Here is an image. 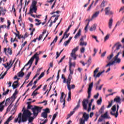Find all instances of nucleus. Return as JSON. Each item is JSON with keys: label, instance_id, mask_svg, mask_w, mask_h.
Returning a JSON list of instances; mask_svg holds the SVG:
<instances>
[{"label": "nucleus", "instance_id": "nucleus-38", "mask_svg": "<svg viewBox=\"0 0 124 124\" xmlns=\"http://www.w3.org/2000/svg\"><path fill=\"white\" fill-rule=\"evenodd\" d=\"M57 41H58V36H56L55 37V38L54 39V40L50 44V46H52V45L54 44V43H56V42H57Z\"/></svg>", "mask_w": 124, "mask_h": 124}, {"label": "nucleus", "instance_id": "nucleus-39", "mask_svg": "<svg viewBox=\"0 0 124 124\" xmlns=\"http://www.w3.org/2000/svg\"><path fill=\"white\" fill-rule=\"evenodd\" d=\"M35 22H37V23H35L36 26H39V25H40L41 24V22L40 20L35 19Z\"/></svg>", "mask_w": 124, "mask_h": 124}, {"label": "nucleus", "instance_id": "nucleus-58", "mask_svg": "<svg viewBox=\"0 0 124 124\" xmlns=\"http://www.w3.org/2000/svg\"><path fill=\"white\" fill-rule=\"evenodd\" d=\"M43 37V34H41L39 38H36V39H38V41H40L41 40V39Z\"/></svg>", "mask_w": 124, "mask_h": 124}, {"label": "nucleus", "instance_id": "nucleus-61", "mask_svg": "<svg viewBox=\"0 0 124 124\" xmlns=\"http://www.w3.org/2000/svg\"><path fill=\"white\" fill-rule=\"evenodd\" d=\"M27 42L25 41L21 46V49H23V48H24V47H25V46L26 45V44H27Z\"/></svg>", "mask_w": 124, "mask_h": 124}, {"label": "nucleus", "instance_id": "nucleus-44", "mask_svg": "<svg viewBox=\"0 0 124 124\" xmlns=\"http://www.w3.org/2000/svg\"><path fill=\"white\" fill-rule=\"evenodd\" d=\"M71 27H72V25H70V26H69L68 29L66 30V31L64 32V35H65V34L67 33L68 31H69V30L70 29V28H71Z\"/></svg>", "mask_w": 124, "mask_h": 124}, {"label": "nucleus", "instance_id": "nucleus-15", "mask_svg": "<svg viewBox=\"0 0 124 124\" xmlns=\"http://www.w3.org/2000/svg\"><path fill=\"white\" fill-rule=\"evenodd\" d=\"M105 13L106 15H113V14H114V13H113L112 11H110L109 7H107L105 8Z\"/></svg>", "mask_w": 124, "mask_h": 124}, {"label": "nucleus", "instance_id": "nucleus-22", "mask_svg": "<svg viewBox=\"0 0 124 124\" xmlns=\"http://www.w3.org/2000/svg\"><path fill=\"white\" fill-rule=\"evenodd\" d=\"M37 3V2L35 0H33L32 2L31 6L30 7V8H37L36 7V4Z\"/></svg>", "mask_w": 124, "mask_h": 124}, {"label": "nucleus", "instance_id": "nucleus-52", "mask_svg": "<svg viewBox=\"0 0 124 124\" xmlns=\"http://www.w3.org/2000/svg\"><path fill=\"white\" fill-rule=\"evenodd\" d=\"M43 76H44V72H42L41 75L39 76V77L38 78V80H40L41 79V78L42 77H43Z\"/></svg>", "mask_w": 124, "mask_h": 124}, {"label": "nucleus", "instance_id": "nucleus-27", "mask_svg": "<svg viewBox=\"0 0 124 124\" xmlns=\"http://www.w3.org/2000/svg\"><path fill=\"white\" fill-rule=\"evenodd\" d=\"M11 62H12V60H10V63L9 64L8 62H7L6 64H3V65L4 66V67H5V68H7V67H8V66H9V65H11ZM7 64V65H6Z\"/></svg>", "mask_w": 124, "mask_h": 124}, {"label": "nucleus", "instance_id": "nucleus-48", "mask_svg": "<svg viewBox=\"0 0 124 124\" xmlns=\"http://www.w3.org/2000/svg\"><path fill=\"white\" fill-rule=\"evenodd\" d=\"M109 37H110V34H107L104 38V41L105 42L107 41L108 40V39H109Z\"/></svg>", "mask_w": 124, "mask_h": 124}, {"label": "nucleus", "instance_id": "nucleus-40", "mask_svg": "<svg viewBox=\"0 0 124 124\" xmlns=\"http://www.w3.org/2000/svg\"><path fill=\"white\" fill-rule=\"evenodd\" d=\"M70 88V89H69ZM69 88H67L68 90H69V91H71V89H75V85H74V84H73L71 86V87H70V84H69Z\"/></svg>", "mask_w": 124, "mask_h": 124}, {"label": "nucleus", "instance_id": "nucleus-3", "mask_svg": "<svg viewBox=\"0 0 124 124\" xmlns=\"http://www.w3.org/2000/svg\"><path fill=\"white\" fill-rule=\"evenodd\" d=\"M23 114L21 116V122L22 123H26L28 121V119L32 115V113L28 109H23Z\"/></svg>", "mask_w": 124, "mask_h": 124}, {"label": "nucleus", "instance_id": "nucleus-62", "mask_svg": "<svg viewBox=\"0 0 124 124\" xmlns=\"http://www.w3.org/2000/svg\"><path fill=\"white\" fill-rule=\"evenodd\" d=\"M80 52L81 53H84L85 52V47H81L80 48Z\"/></svg>", "mask_w": 124, "mask_h": 124}, {"label": "nucleus", "instance_id": "nucleus-9", "mask_svg": "<svg viewBox=\"0 0 124 124\" xmlns=\"http://www.w3.org/2000/svg\"><path fill=\"white\" fill-rule=\"evenodd\" d=\"M122 52L120 51L117 53V54L112 59V61L114 62L115 63H121V58H118L119 56Z\"/></svg>", "mask_w": 124, "mask_h": 124}, {"label": "nucleus", "instance_id": "nucleus-2", "mask_svg": "<svg viewBox=\"0 0 124 124\" xmlns=\"http://www.w3.org/2000/svg\"><path fill=\"white\" fill-rule=\"evenodd\" d=\"M116 102V104H115L112 106L111 109H119L120 108L119 104H121V97L117 96L114 99V100H111V102H108V105L107 107V108H110L113 105V103Z\"/></svg>", "mask_w": 124, "mask_h": 124}, {"label": "nucleus", "instance_id": "nucleus-32", "mask_svg": "<svg viewBox=\"0 0 124 124\" xmlns=\"http://www.w3.org/2000/svg\"><path fill=\"white\" fill-rule=\"evenodd\" d=\"M113 57H114V54H113V53H111L110 55L107 57V60L108 62H110V60H112Z\"/></svg>", "mask_w": 124, "mask_h": 124}, {"label": "nucleus", "instance_id": "nucleus-28", "mask_svg": "<svg viewBox=\"0 0 124 124\" xmlns=\"http://www.w3.org/2000/svg\"><path fill=\"white\" fill-rule=\"evenodd\" d=\"M24 75H25V73L23 72H19L17 74V76L18 77H24Z\"/></svg>", "mask_w": 124, "mask_h": 124}, {"label": "nucleus", "instance_id": "nucleus-23", "mask_svg": "<svg viewBox=\"0 0 124 124\" xmlns=\"http://www.w3.org/2000/svg\"><path fill=\"white\" fill-rule=\"evenodd\" d=\"M113 26V19L110 18L108 22V28L110 30L112 29V26Z\"/></svg>", "mask_w": 124, "mask_h": 124}, {"label": "nucleus", "instance_id": "nucleus-30", "mask_svg": "<svg viewBox=\"0 0 124 124\" xmlns=\"http://www.w3.org/2000/svg\"><path fill=\"white\" fill-rule=\"evenodd\" d=\"M96 29V26L95 25H93L92 27L90 28V31H95Z\"/></svg>", "mask_w": 124, "mask_h": 124}, {"label": "nucleus", "instance_id": "nucleus-8", "mask_svg": "<svg viewBox=\"0 0 124 124\" xmlns=\"http://www.w3.org/2000/svg\"><path fill=\"white\" fill-rule=\"evenodd\" d=\"M84 39H86V35L81 36L79 39V45L80 46H87V42L84 41Z\"/></svg>", "mask_w": 124, "mask_h": 124}, {"label": "nucleus", "instance_id": "nucleus-5", "mask_svg": "<svg viewBox=\"0 0 124 124\" xmlns=\"http://www.w3.org/2000/svg\"><path fill=\"white\" fill-rule=\"evenodd\" d=\"M41 53V51H40L39 53L38 54L36 52L31 59H32L31 61V63L33 62V61H34V59H35V65H37V63H38V62L39 61V57H38V55Z\"/></svg>", "mask_w": 124, "mask_h": 124}, {"label": "nucleus", "instance_id": "nucleus-4", "mask_svg": "<svg viewBox=\"0 0 124 124\" xmlns=\"http://www.w3.org/2000/svg\"><path fill=\"white\" fill-rule=\"evenodd\" d=\"M89 118H90V115L84 112L82 118L79 120L80 124H85V122L89 120Z\"/></svg>", "mask_w": 124, "mask_h": 124}, {"label": "nucleus", "instance_id": "nucleus-64", "mask_svg": "<svg viewBox=\"0 0 124 124\" xmlns=\"http://www.w3.org/2000/svg\"><path fill=\"white\" fill-rule=\"evenodd\" d=\"M9 101H10V98H8L6 100V101L5 102V103H6L7 104V105L8 104V103L9 102Z\"/></svg>", "mask_w": 124, "mask_h": 124}, {"label": "nucleus", "instance_id": "nucleus-26", "mask_svg": "<svg viewBox=\"0 0 124 124\" xmlns=\"http://www.w3.org/2000/svg\"><path fill=\"white\" fill-rule=\"evenodd\" d=\"M87 21H88V22L87 25L86 26V27H85V29H84V30H85V32H87L88 31V27H89V24H90V19H87V20H86V21L87 22Z\"/></svg>", "mask_w": 124, "mask_h": 124}, {"label": "nucleus", "instance_id": "nucleus-37", "mask_svg": "<svg viewBox=\"0 0 124 124\" xmlns=\"http://www.w3.org/2000/svg\"><path fill=\"white\" fill-rule=\"evenodd\" d=\"M93 102V99H92L91 102L89 103L88 105V109H92V104Z\"/></svg>", "mask_w": 124, "mask_h": 124}, {"label": "nucleus", "instance_id": "nucleus-10", "mask_svg": "<svg viewBox=\"0 0 124 124\" xmlns=\"http://www.w3.org/2000/svg\"><path fill=\"white\" fill-rule=\"evenodd\" d=\"M77 51H78V46H77L72 50V52L71 53V57L73 59V60H76V59H77V56H76V54Z\"/></svg>", "mask_w": 124, "mask_h": 124}, {"label": "nucleus", "instance_id": "nucleus-6", "mask_svg": "<svg viewBox=\"0 0 124 124\" xmlns=\"http://www.w3.org/2000/svg\"><path fill=\"white\" fill-rule=\"evenodd\" d=\"M104 119H111V117L108 115V111H106L104 115H101L100 117L98 120V123L102 122Z\"/></svg>", "mask_w": 124, "mask_h": 124}, {"label": "nucleus", "instance_id": "nucleus-35", "mask_svg": "<svg viewBox=\"0 0 124 124\" xmlns=\"http://www.w3.org/2000/svg\"><path fill=\"white\" fill-rule=\"evenodd\" d=\"M38 93L36 92V91H35V90H34L32 93L31 94V96H33V98H34V96H36V95H37V94H38Z\"/></svg>", "mask_w": 124, "mask_h": 124}, {"label": "nucleus", "instance_id": "nucleus-20", "mask_svg": "<svg viewBox=\"0 0 124 124\" xmlns=\"http://www.w3.org/2000/svg\"><path fill=\"white\" fill-rule=\"evenodd\" d=\"M18 80H16L14 82V84H13L12 85V87L14 89H16V88H18V87H19V83H18Z\"/></svg>", "mask_w": 124, "mask_h": 124}, {"label": "nucleus", "instance_id": "nucleus-16", "mask_svg": "<svg viewBox=\"0 0 124 124\" xmlns=\"http://www.w3.org/2000/svg\"><path fill=\"white\" fill-rule=\"evenodd\" d=\"M72 79V76L71 75H69L66 81L67 87V88H69V90H70V88H69V84H70V82H71Z\"/></svg>", "mask_w": 124, "mask_h": 124}, {"label": "nucleus", "instance_id": "nucleus-31", "mask_svg": "<svg viewBox=\"0 0 124 124\" xmlns=\"http://www.w3.org/2000/svg\"><path fill=\"white\" fill-rule=\"evenodd\" d=\"M122 43H123V44H124V38H123L122 40ZM122 48L123 49V50L122 51V57L124 58V45L123 46H122Z\"/></svg>", "mask_w": 124, "mask_h": 124}, {"label": "nucleus", "instance_id": "nucleus-59", "mask_svg": "<svg viewBox=\"0 0 124 124\" xmlns=\"http://www.w3.org/2000/svg\"><path fill=\"white\" fill-rule=\"evenodd\" d=\"M9 93V89H7V91L3 93V95H6Z\"/></svg>", "mask_w": 124, "mask_h": 124}, {"label": "nucleus", "instance_id": "nucleus-29", "mask_svg": "<svg viewBox=\"0 0 124 124\" xmlns=\"http://www.w3.org/2000/svg\"><path fill=\"white\" fill-rule=\"evenodd\" d=\"M41 116L43 117V118H44V119H47V117H48V114L43 112L42 113Z\"/></svg>", "mask_w": 124, "mask_h": 124}, {"label": "nucleus", "instance_id": "nucleus-46", "mask_svg": "<svg viewBox=\"0 0 124 124\" xmlns=\"http://www.w3.org/2000/svg\"><path fill=\"white\" fill-rule=\"evenodd\" d=\"M98 69H99V68H97L94 71L93 77H95V75H96V73H97V72H98Z\"/></svg>", "mask_w": 124, "mask_h": 124}, {"label": "nucleus", "instance_id": "nucleus-17", "mask_svg": "<svg viewBox=\"0 0 124 124\" xmlns=\"http://www.w3.org/2000/svg\"><path fill=\"white\" fill-rule=\"evenodd\" d=\"M100 12L99 11H97L95 12L94 14H93L92 18L91 19H89L90 21H93V19H95V18H97V16L98 15H99Z\"/></svg>", "mask_w": 124, "mask_h": 124}, {"label": "nucleus", "instance_id": "nucleus-24", "mask_svg": "<svg viewBox=\"0 0 124 124\" xmlns=\"http://www.w3.org/2000/svg\"><path fill=\"white\" fill-rule=\"evenodd\" d=\"M10 68H11V66H9L7 69L6 72H5L4 73V74L1 76V79H3V78H4V76H5L6 75V74H7V72L8 71V70H9V69H10Z\"/></svg>", "mask_w": 124, "mask_h": 124}, {"label": "nucleus", "instance_id": "nucleus-7", "mask_svg": "<svg viewBox=\"0 0 124 124\" xmlns=\"http://www.w3.org/2000/svg\"><path fill=\"white\" fill-rule=\"evenodd\" d=\"M27 104L28 105L27 106V109H43V107H38L36 106H32L31 105V102H28L27 103Z\"/></svg>", "mask_w": 124, "mask_h": 124}, {"label": "nucleus", "instance_id": "nucleus-41", "mask_svg": "<svg viewBox=\"0 0 124 124\" xmlns=\"http://www.w3.org/2000/svg\"><path fill=\"white\" fill-rule=\"evenodd\" d=\"M71 100V91H69L68 93V101Z\"/></svg>", "mask_w": 124, "mask_h": 124}, {"label": "nucleus", "instance_id": "nucleus-19", "mask_svg": "<svg viewBox=\"0 0 124 124\" xmlns=\"http://www.w3.org/2000/svg\"><path fill=\"white\" fill-rule=\"evenodd\" d=\"M71 67H72V63L71 62V58H69V71L70 75V74H73V71L71 70Z\"/></svg>", "mask_w": 124, "mask_h": 124}, {"label": "nucleus", "instance_id": "nucleus-51", "mask_svg": "<svg viewBox=\"0 0 124 124\" xmlns=\"http://www.w3.org/2000/svg\"><path fill=\"white\" fill-rule=\"evenodd\" d=\"M31 72L28 73V74H27V75L26 77V81H27V80H29V78L31 76Z\"/></svg>", "mask_w": 124, "mask_h": 124}, {"label": "nucleus", "instance_id": "nucleus-13", "mask_svg": "<svg viewBox=\"0 0 124 124\" xmlns=\"http://www.w3.org/2000/svg\"><path fill=\"white\" fill-rule=\"evenodd\" d=\"M63 96H64V93L62 92L60 97V102L62 103L63 102V108H64V106H65V98H63Z\"/></svg>", "mask_w": 124, "mask_h": 124}, {"label": "nucleus", "instance_id": "nucleus-56", "mask_svg": "<svg viewBox=\"0 0 124 124\" xmlns=\"http://www.w3.org/2000/svg\"><path fill=\"white\" fill-rule=\"evenodd\" d=\"M65 58V55H64L63 57H62L61 58V59L60 60V61L58 62V64H60V63H61V62H62V61L64 60Z\"/></svg>", "mask_w": 124, "mask_h": 124}, {"label": "nucleus", "instance_id": "nucleus-49", "mask_svg": "<svg viewBox=\"0 0 124 124\" xmlns=\"http://www.w3.org/2000/svg\"><path fill=\"white\" fill-rule=\"evenodd\" d=\"M82 35V30L81 29H79L78 31V37H80Z\"/></svg>", "mask_w": 124, "mask_h": 124}, {"label": "nucleus", "instance_id": "nucleus-53", "mask_svg": "<svg viewBox=\"0 0 124 124\" xmlns=\"http://www.w3.org/2000/svg\"><path fill=\"white\" fill-rule=\"evenodd\" d=\"M15 41H16V42H19V41H18V40L16 39V38H15L14 40H13V38H11V43H12V42H15Z\"/></svg>", "mask_w": 124, "mask_h": 124}, {"label": "nucleus", "instance_id": "nucleus-43", "mask_svg": "<svg viewBox=\"0 0 124 124\" xmlns=\"http://www.w3.org/2000/svg\"><path fill=\"white\" fill-rule=\"evenodd\" d=\"M101 102H102V98L100 97V99L97 101V104L98 105H100L101 104Z\"/></svg>", "mask_w": 124, "mask_h": 124}, {"label": "nucleus", "instance_id": "nucleus-14", "mask_svg": "<svg viewBox=\"0 0 124 124\" xmlns=\"http://www.w3.org/2000/svg\"><path fill=\"white\" fill-rule=\"evenodd\" d=\"M32 112H33V116H34V117H37V115H38V113H40V112H41V109H32Z\"/></svg>", "mask_w": 124, "mask_h": 124}, {"label": "nucleus", "instance_id": "nucleus-63", "mask_svg": "<svg viewBox=\"0 0 124 124\" xmlns=\"http://www.w3.org/2000/svg\"><path fill=\"white\" fill-rule=\"evenodd\" d=\"M12 120H13V119L12 118V115L10 117H9L8 118V119L7 120V121H8V122H10V121H12Z\"/></svg>", "mask_w": 124, "mask_h": 124}, {"label": "nucleus", "instance_id": "nucleus-33", "mask_svg": "<svg viewBox=\"0 0 124 124\" xmlns=\"http://www.w3.org/2000/svg\"><path fill=\"white\" fill-rule=\"evenodd\" d=\"M113 64H115V62L112 61V62H109L106 65V67H108V66H111V65H113Z\"/></svg>", "mask_w": 124, "mask_h": 124}, {"label": "nucleus", "instance_id": "nucleus-36", "mask_svg": "<svg viewBox=\"0 0 124 124\" xmlns=\"http://www.w3.org/2000/svg\"><path fill=\"white\" fill-rule=\"evenodd\" d=\"M32 61V59H30V60L28 61V63L25 65V66H24L25 67V66H28V65H29V64H30V65H31V64H32L31 63Z\"/></svg>", "mask_w": 124, "mask_h": 124}, {"label": "nucleus", "instance_id": "nucleus-34", "mask_svg": "<svg viewBox=\"0 0 124 124\" xmlns=\"http://www.w3.org/2000/svg\"><path fill=\"white\" fill-rule=\"evenodd\" d=\"M59 114V113L58 112H56V113H55L52 117V120H51V121L54 122V121H55V119H56V118H57V116H58V114Z\"/></svg>", "mask_w": 124, "mask_h": 124}, {"label": "nucleus", "instance_id": "nucleus-21", "mask_svg": "<svg viewBox=\"0 0 124 124\" xmlns=\"http://www.w3.org/2000/svg\"><path fill=\"white\" fill-rule=\"evenodd\" d=\"M33 11L34 13H36V11H37V8H30L29 14H32V13H33Z\"/></svg>", "mask_w": 124, "mask_h": 124}, {"label": "nucleus", "instance_id": "nucleus-25", "mask_svg": "<svg viewBox=\"0 0 124 124\" xmlns=\"http://www.w3.org/2000/svg\"><path fill=\"white\" fill-rule=\"evenodd\" d=\"M75 112V111H71L70 113L68 114L66 120H68V119H69V118H70V117H71V116H72Z\"/></svg>", "mask_w": 124, "mask_h": 124}, {"label": "nucleus", "instance_id": "nucleus-47", "mask_svg": "<svg viewBox=\"0 0 124 124\" xmlns=\"http://www.w3.org/2000/svg\"><path fill=\"white\" fill-rule=\"evenodd\" d=\"M100 83V79L95 84L96 86V90H97L98 89V86H99V83Z\"/></svg>", "mask_w": 124, "mask_h": 124}, {"label": "nucleus", "instance_id": "nucleus-60", "mask_svg": "<svg viewBox=\"0 0 124 124\" xmlns=\"http://www.w3.org/2000/svg\"><path fill=\"white\" fill-rule=\"evenodd\" d=\"M7 26H6V25L4 24V25H1L0 26V29H5L6 28Z\"/></svg>", "mask_w": 124, "mask_h": 124}, {"label": "nucleus", "instance_id": "nucleus-50", "mask_svg": "<svg viewBox=\"0 0 124 124\" xmlns=\"http://www.w3.org/2000/svg\"><path fill=\"white\" fill-rule=\"evenodd\" d=\"M33 117L30 116V117H28V121L29 123H32V122L33 121Z\"/></svg>", "mask_w": 124, "mask_h": 124}, {"label": "nucleus", "instance_id": "nucleus-18", "mask_svg": "<svg viewBox=\"0 0 124 124\" xmlns=\"http://www.w3.org/2000/svg\"><path fill=\"white\" fill-rule=\"evenodd\" d=\"M6 106H7V104L5 103V100L0 103V109H4V107Z\"/></svg>", "mask_w": 124, "mask_h": 124}, {"label": "nucleus", "instance_id": "nucleus-45", "mask_svg": "<svg viewBox=\"0 0 124 124\" xmlns=\"http://www.w3.org/2000/svg\"><path fill=\"white\" fill-rule=\"evenodd\" d=\"M7 53L10 55H12V50L10 48H8L7 49Z\"/></svg>", "mask_w": 124, "mask_h": 124}, {"label": "nucleus", "instance_id": "nucleus-57", "mask_svg": "<svg viewBox=\"0 0 124 124\" xmlns=\"http://www.w3.org/2000/svg\"><path fill=\"white\" fill-rule=\"evenodd\" d=\"M101 7H104L105 6V1L103 0L100 5Z\"/></svg>", "mask_w": 124, "mask_h": 124}, {"label": "nucleus", "instance_id": "nucleus-54", "mask_svg": "<svg viewBox=\"0 0 124 124\" xmlns=\"http://www.w3.org/2000/svg\"><path fill=\"white\" fill-rule=\"evenodd\" d=\"M44 112L46 113V114H49L50 113V109H44Z\"/></svg>", "mask_w": 124, "mask_h": 124}, {"label": "nucleus", "instance_id": "nucleus-42", "mask_svg": "<svg viewBox=\"0 0 124 124\" xmlns=\"http://www.w3.org/2000/svg\"><path fill=\"white\" fill-rule=\"evenodd\" d=\"M104 71H102V72H99V73L97 74L96 76V75H95V78H97L98 77H100V75H101V74H102V73H104Z\"/></svg>", "mask_w": 124, "mask_h": 124}, {"label": "nucleus", "instance_id": "nucleus-11", "mask_svg": "<svg viewBox=\"0 0 124 124\" xmlns=\"http://www.w3.org/2000/svg\"><path fill=\"white\" fill-rule=\"evenodd\" d=\"M110 114L111 116L115 117V118H118L119 116V109H112Z\"/></svg>", "mask_w": 124, "mask_h": 124}, {"label": "nucleus", "instance_id": "nucleus-1", "mask_svg": "<svg viewBox=\"0 0 124 124\" xmlns=\"http://www.w3.org/2000/svg\"><path fill=\"white\" fill-rule=\"evenodd\" d=\"M93 86V82H92L89 86L88 90V99H84L82 101V105L84 109H89V98H90L92 95L91 92Z\"/></svg>", "mask_w": 124, "mask_h": 124}, {"label": "nucleus", "instance_id": "nucleus-55", "mask_svg": "<svg viewBox=\"0 0 124 124\" xmlns=\"http://www.w3.org/2000/svg\"><path fill=\"white\" fill-rule=\"evenodd\" d=\"M70 43V42H69V41H68V40L64 42L63 45L64 46H67V45H68V44H69Z\"/></svg>", "mask_w": 124, "mask_h": 124}, {"label": "nucleus", "instance_id": "nucleus-12", "mask_svg": "<svg viewBox=\"0 0 124 124\" xmlns=\"http://www.w3.org/2000/svg\"><path fill=\"white\" fill-rule=\"evenodd\" d=\"M121 47H122V45L120 42H117L115 43L114 45V46L112 47V50H114L115 49V51L120 50L121 49Z\"/></svg>", "mask_w": 124, "mask_h": 124}]
</instances>
